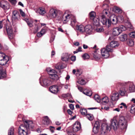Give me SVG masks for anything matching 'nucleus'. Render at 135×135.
<instances>
[{
	"label": "nucleus",
	"instance_id": "dca6fc26",
	"mask_svg": "<svg viewBox=\"0 0 135 135\" xmlns=\"http://www.w3.org/2000/svg\"><path fill=\"white\" fill-rule=\"evenodd\" d=\"M119 94L117 92L112 94L110 95L111 99L113 101H117L119 98Z\"/></svg>",
	"mask_w": 135,
	"mask_h": 135
},
{
	"label": "nucleus",
	"instance_id": "603ef678",
	"mask_svg": "<svg viewBox=\"0 0 135 135\" xmlns=\"http://www.w3.org/2000/svg\"><path fill=\"white\" fill-rule=\"evenodd\" d=\"M114 39V36H113L112 35H111V36H110L109 38L108 39V40L109 41H110L112 40H113Z\"/></svg>",
	"mask_w": 135,
	"mask_h": 135
},
{
	"label": "nucleus",
	"instance_id": "f704fd0d",
	"mask_svg": "<svg viewBox=\"0 0 135 135\" xmlns=\"http://www.w3.org/2000/svg\"><path fill=\"white\" fill-rule=\"evenodd\" d=\"M80 112L83 115H86L88 114L86 110L84 108L81 109L80 110Z\"/></svg>",
	"mask_w": 135,
	"mask_h": 135
},
{
	"label": "nucleus",
	"instance_id": "412c9836",
	"mask_svg": "<svg viewBox=\"0 0 135 135\" xmlns=\"http://www.w3.org/2000/svg\"><path fill=\"white\" fill-rule=\"evenodd\" d=\"M92 31V26L91 25H87L85 27L84 32H85L86 34H91Z\"/></svg>",
	"mask_w": 135,
	"mask_h": 135
},
{
	"label": "nucleus",
	"instance_id": "4d7b16f0",
	"mask_svg": "<svg viewBox=\"0 0 135 135\" xmlns=\"http://www.w3.org/2000/svg\"><path fill=\"white\" fill-rule=\"evenodd\" d=\"M3 20L0 21V29L2 28L3 27Z\"/></svg>",
	"mask_w": 135,
	"mask_h": 135
},
{
	"label": "nucleus",
	"instance_id": "09e8293b",
	"mask_svg": "<svg viewBox=\"0 0 135 135\" xmlns=\"http://www.w3.org/2000/svg\"><path fill=\"white\" fill-rule=\"evenodd\" d=\"M83 93L87 96H90L92 95L91 92L90 91L86 92H83Z\"/></svg>",
	"mask_w": 135,
	"mask_h": 135
},
{
	"label": "nucleus",
	"instance_id": "2f4dec72",
	"mask_svg": "<svg viewBox=\"0 0 135 135\" xmlns=\"http://www.w3.org/2000/svg\"><path fill=\"white\" fill-rule=\"evenodd\" d=\"M90 19L91 20H94L95 17L96 13L94 11H91L89 14Z\"/></svg>",
	"mask_w": 135,
	"mask_h": 135
},
{
	"label": "nucleus",
	"instance_id": "5fc2aeb1",
	"mask_svg": "<svg viewBox=\"0 0 135 135\" xmlns=\"http://www.w3.org/2000/svg\"><path fill=\"white\" fill-rule=\"evenodd\" d=\"M69 107L70 108V109L72 110H73L74 109V105L72 104H70L69 105Z\"/></svg>",
	"mask_w": 135,
	"mask_h": 135
},
{
	"label": "nucleus",
	"instance_id": "864d4df0",
	"mask_svg": "<svg viewBox=\"0 0 135 135\" xmlns=\"http://www.w3.org/2000/svg\"><path fill=\"white\" fill-rule=\"evenodd\" d=\"M20 12L22 16L23 17H24L25 16V13L23 12L21 9H20Z\"/></svg>",
	"mask_w": 135,
	"mask_h": 135
},
{
	"label": "nucleus",
	"instance_id": "2eb2a0df",
	"mask_svg": "<svg viewBox=\"0 0 135 135\" xmlns=\"http://www.w3.org/2000/svg\"><path fill=\"white\" fill-rule=\"evenodd\" d=\"M10 4L7 2L2 1L0 2V6L5 10H8L10 8Z\"/></svg>",
	"mask_w": 135,
	"mask_h": 135
},
{
	"label": "nucleus",
	"instance_id": "338daca9",
	"mask_svg": "<svg viewBox=\"0 0 135 135\" xmlns=\"http://www.w3.org/2000/svg\"><path fill=\"white\" fill-rule=\"evenodd\" d=\"M55 124L57 126H59L61 124V123H59V122L56 121L55 122Z\"/></svg>",
	"mask_w": 135,
	"mask_h": 135
},
{
	"label": "nucleus",
	"instance_id": "680f3d73",
	"mask_svg": "<svg viewBox=\"0 0 135 135\" xmlns=\"http://www.w3.org/2000/svg\"><path fill=\"white\" fill-rule=\"evenodd\" d=\"M67 112L70 115H71L72 113V111L69 109L67 110Z\"/></svg>",
	"mask_w": 135,
	"mask_h": 135
},
{
	"label": "nucleus",
	"instance_id": "39448f33",
	"mask_svg": "<svg viewBox=\"0 0 135 135\" xmlns=\"http://www.w3.org/2000/svg\"><path fill=\"white\" fill-rule=\"evenodd\" d=\"M48 15L50 18H54L61 17L62 15V13L60 11L52 8L50 10Z\"/></svg>",
	"mask_w": 135,
	"mask_h": 135
},
{
	"label": "nucleus",
	"instance_id": "bb28decb",
	"mask_svg": "<svg viewBox=\"0 0 135 135\" xmlns=\"http://www.w3.org/2000/svg\"><path fill=\"white\" fill-rule=\"evenodd\" d=\"M109 101L107 97H105L102 98L100 100V102L103 104L105 105Z\"/></svg>",
	"mask_w": 135,
	"mask_h": 135
},
{
	"label": "nucleus",
	"instance_id": "0eeeda50",
	"mask_svg": "<svg viewBox=\"0 0 135 135\" xmlns=\"http://www.w3.org/2000/svg\"><path fill=\"white\" fill-rule=\"evenodd\" d=\"M110 47L109 46H107L106 48H103L101 50V55L104 58H108L109 56V52H113V49L110 48Z\"/></svg>",
	"mask_w": 135,
	"mask_h": 135
},
{
	"label": "nucleus",
	"instance_id": "4468645a",
	"mask_svg": "<svg viewBox=\"0 0 135 135\" xmlns=\"http://www.w3.org/2000/svg\"><path fill=\"white\" fill-rule=\"evenodd\" d=\"M122 18L120 16L117 17L114 14L112 15L110 17L109 20L113 24H116L119 21V18Z\"/></svg>",
	"mask_w": 135,
	"mask_h": 135
},
{
	"label": "nucleus",
	"instance_id": "bf43d9fd",
	"mask_svg": "<svg viewBox=\"0 0 135 135\" xmlns=\"http://www.w3.org/2000/svg\"><path fill=\"white\" fill-rule=\"evenodd\" d=\"M71 60L72 61H75L76 60L75 56H72L71 57Z\"/></svg>",
	"mask_w": 135,
	"mask_h": 135
},
{
	"label": "nucleus",
	"instance_id": "f3484780",
	"mask_svg": "<svg viewBox=\"0 0 135 135\" xmlns=\"http://www.w3.org/2000/svg\"><path fill=\"white\" fill-rule=\"evenodd\" d=\"M100 126L99 123L98 121H96L95 122L94 126L93 128V132L95 133H96L98 132L99 128Z\"/></svg>",
	"mask_w": 135,
	"mask_h": 135
},
{
	"label": "nucleus",
	"instance_id": "3c124183",
	"mask_svg": "<svg viewBox=\"0 0 135 135\" xmlns=\"http://www.w3.org/2000/svg\"><path fill=\"white\" fill-rule=\"evenodd\" d=\"M12 5H15L17 2L16 0H8Z\"/></svg>",
	"mask_w": 135,
	"mask_h": 135
},
{
	"label": "nucleus",
	"instance_id": "9b49d317",
	"mask_svg": "<svg viewBox=\"0 0 135 135\" xmlns=\"http://www.w3.org/2000/svg\"><path fill=\"white\" fill-rule=\"evenodd\" d=\"M6 28L9 38L10 40L12 39L14 35L11 26L10 25L7 26Z\"/></svg>",
	"mask_w": 135,
	"mask_h": 135
},
{
	"label": "nucleus",
	"instance_id": "393cba45",
	"mask_svg": "<svg viewBox=\"0 0 135 135\" xmlns=\"http://www.w3.org/2000/svg\"><path fill=\"white\" fill-rule=\"evenodd\" d=\"M69 58V56L68 54H63L61 56V60H62L65 61H67Z\"/></svg>",
	"mask_w": 135,
	"mask_h": 135
},
{
	"label": "nucleus",
	"instance_id": "6e6d98bb",
	"mask_svg": "<svg viewBox=\"0 0 135 135\" xmlns=\"http://www.w3.org/2000/svg\"><path fill=\"white\" fill-rule=\"evenodd\" d=\"M42 35V34L40 32H38L37 34V36L38 37H40Z\"/></svg>",
	"mask_w": 135,
	"mask_h": 135
},
{
	"label": "nucleus",
	"instance_id": "e2e57ef3",
	"mask_svg": "<svg viewBox=\"0 0 135 135\" xmlns=\"http://www.w3.org/2000/svg\"><path fill=\"white\" fill-rule=\"evenodd\" d=\"M113 111H117L118 112H119L120 111V109L119 108H117L113 109Z\"/></svg>",
	"mask_w": 135,
	"mask_h": 135
},
{
	"label": "nucleus",
	"instance_id": "a18cd8bd",
	"mask_svg": "<svg viewBox=\"0 0 135 135\" xmlns=\"http://www.w3.org/2000/svg\"><path fill=\"white\" fill-rule=\"evenodd\" d=\"M96 30L98 32H101L104 31V29L103 27H101L97 28Z\"/></svg>",
	"mask_w": 135,
	"mask_h": 135
},
{
	"label": "nucleus",
	"instance_id": "f257e3e1",
	"mask_svg": "<svg viewBox=\"0 0 135 135\" xmlns=\"http://www.w3.org/2000/svg\"><path fill=\"white\" fill-rule=\"evenodd\" d=\"M127 125V119L122 116L120 115L117 120L114 118L111 120V127L114 130L119 127L121 129H126Z\"/></svg>",
	"mask_w": 135,
	"mask_h": 135
},
{
	"label": "nucleus",
	"instance_id": "58836bf2",
	"mask_svg": "<svg viewBox=\"0 0 135 135\" xmlns=\"http://www.w3.org/2000/svg\"><path fill=\"white\" fill-rule=\"evenodd\" d=\"M86 116L87 118L90 120H92L94 118L93 115L91 114H87Z\"/></svg>",
	"mask_w": 135,
	"mask_h": 135
},
{
	"label": "nucleus",
	"instance_id": "49530a36",
	"mask_svg": "<svg viewBox=\"0 0 135 135\" xmlns=\"http://www.w3.org/2000/svg\"><path fill=\"white\" fill-rule=\"evenodd\" d=\"M82 57L84 60L88 59L89 57V56L88 54H84L83 55Z\"/></svg>",
	"mask_w": 135,
	"mask_h": 135
},
{
	"label": "nucleus",
	"instance_id": "e433bc0d",
	"mask_svg": "<svg viewBox=\"0 0 135 135\" xmlns=\"http://www.w3.org/2000/svg\"><path fill=\"white\" fill-rule=\"evenodd\" d=\"M99 18V19L95 17L94 20H92L93 21V23L95 25H97L98 24L99 22V20H100V18Z\"/></svg>",
	"mask_w": 135,
	"mask_h": 135
},
{
	"label": "nucleus",
	"instance_id": "c9c22d12",
	"mask_svg": "<svg viewBox=\"0 0 135 135\" xmlns=\"http://www.w3.org/2000/svg\"><path fill=\"white\" fill-rule=\"evenodd\" d=\"M119 107L120 109H124L127 108V107L126 104L124 103H122L119 106Z\"/></svg>",
	"mask_w": 135,
	"mask_h": 135
},
{
	"label": "nucleus",
	"instance_id": "5701e85b",
	"mask_svg": "<svg viewBox=\"0 0 135 135\" xmlns=\"http://www.w3.org/2000/svg\"><path fill=\"white\" fill-rule=\"evenodd\" d=\"M109 46L110 47V48L112 49V48L118 47L119 46V44H118L117 41H113L110 42V44Z\"/></svg>",
	"mask_w": 135,
	"mask_h": 135
},
{
	"label": "nucleus",
	"instance_id": "774afa93",
	"mask_svg": "<svg viewBox=\"0 0 135 135\" xmlns=\"http://www.w3.org/2000/svg\"><path fill=\"white\" fill-rule=\"evenodd\" d=\"M18 5L22 6L23 7H24V5L22 3V2H19L18 3Z\"/></svg>",
	"mask_w": 135,
	"mask_h": 135
},
{
	"label": "nucleus",
	"instance_id": "6ab92c4d",
	"mask_svg": "<svg viewBox=\"0 0 135 135\" xmlns=\"http://www.w3.org/2000/svg\"><path fill=\"white\" fill-rule=\"evenodd\" d=\"M50 91L52 93L56 94L59 91L57 86L56 85H53L51 86L49 89Z\"/></svg>",
	"mask_w": 135,
	"mask_h": 135
},
{
	"label": "nucleus",
	"instance_id": "c85d7f7f",
	"mask_svg": "<svg viewBox=\"0 0 135 135\" xmlns=\"http://www.w3.org/2000/svg\"><path fill=\"white\" fill-rule=\"evenodd\" d=\"M37 12L41 15H43L46 13L45 9L42 7H40L37 10Z\"/></svg>",
	"mask_w": 135,
	"mask_h": 135
},
{
	"label": "nucleus",
	"instance_id": "c03bdc74",
	"mask_svg": "<svg viewBox=\"0 0 135 135\" xmlns=\"http://www.w3.org/2000/svg\"><path fill=\"white\" fill-rule=\"evenodd\" d=\"M131 112L132 113H135V105L133 104L132 105L131 108Z\"/></svg>",
	"mask_w": 135,
	"mask_h": 135
},
{
	"label": "nucleus",
	"instance_id": "9d476101",
	"mask_svg": "<svg viewBox=\"0 0 135 135\" xmlns=\"http://www.w3.org/2000/svg\"><path fill=\"white\" fill-rule=\"evenodd\" d=\"M117 88L119 89V93L122 96L124 95L126 90L125 88V86L123 85V83H118L117 85Z\"/></svg>",
	"mask_w": 135,
	"mask_h": 135
},
{
	"label": "nucleus",
	"instance_id": "20e7f679",
	"mask_svg": "<svg viewBox=\"0 0 135 135\" xmlns=\"http://www.w3.org/2000/svg\"><path fill=\"white\" fill-rule=\"evenodd\" d=\"M62 18L64 23H66L67 22L70 20L71 22V25L74 27L75 25L76 22L75 17L73 15L68 14L64 16V15Z\"/></svg>",
	"mask_w": 135,
	"mask_h": 135
},
{
	"label": "nucleus",
	"instance_id": "0e129e2a",
	"mask_svg": "<svg viewBox=\"0 0 135 135\" xmlns=\"http://www.w3.org/2000/svg\"><path fill=\"white\" fill-rule=\"evenodd\" d=\"M38 26H37L36 28V30H35L33 31L34 33H36L38 31Z\"/></svg>",
	"mask_w": 135,
	"mask_h": 135
},
{
	"label": "nucleus",
	"instance_id": "a878e982",
	"mask_svg": "<svg viewBox=\"0 0 135 135\" xmlns=\"http://www.w3.org/2000/svg\"><path fill=\"white\" fill-rule=\"evenodd\" d=\"M127 35L126 34H123L119 37V40L122 41H125L127 40Z\"/></svg>",
	"mask_w": 135,
	"mask_h": 135
},
{
	"label": "nucleus",
	"instance_id": "a211bd4d",
	"mask_svg": "<svg viewBox=\"0 0 135 135\" xmlns=\"http://www.w3.org/2000/svg\"><path fill=\"white\" fill-rule=\"evenodd\" d=\"M12 14V20H18L20 17V15L18 12L16 11H13Z\"/></svg>",
	"mask_w": 135,
	"mask_h": 135
},
{
	"label": "nucleus",
	"instance_id": "052dcab7",
	"mask_svg": "<svg viewBox=\"0 0 135 135\" xmlns=\"http://www.w3.org/2000/svg\"><path fill=\"white\" fill-rule=\"evenodd\" d=\"M40 32L43 35L45 33V30L44 29H41Z\"/></svg>",
	"mask_w": 135,
	"mask_h": 135
},
{
	"label": "nucleus",
	"instance_id": "13d9d810",
	"mask_svg": "<svg viewBox=\"0 0 135 135\" xmlns=\"http://www.w3.org/2000/svg\"><path fill=\"white\" fill-rule=\"evenodd\" d=\"M74 44L76 46H78L80 44L79 42H78L75 41L74 42Z\"/></svg>",
	"mask_w": 135,
	"mask_h": 135
},
{
	"label": "nucleus",
	"instance_id": "de8ad7c7",
	"mask_svg": "<svg viewBox=\"0 0 135 135\" xmlns=\"http://www.w3.org/2000/svg\"><path fill=\"white\" fill-rule=\"evenodd\" d=\"M129 36L132 38L135 37V32H132L129 33Z\"/></svg>",
	"mask_w": 135,
	"mask_h": 135
},
{
	"label": "nucleus",
	"instance_id": "4be33fe9",
	"mask_svg": "<svg viewBox=\"0 0 135 135\" xmlns=\"http://www.w3.org/2000/svg\"><path fill=\"white\" fill-rule=\"evenodd\" d=\"M6 76V74L5 71L3 70L2 67L0 65V78H3Z\"/></svg>",
	"mask_w": 135,
	"mask_h": 135
},
{
	"label": "nucleus",
	"instance_id": "37998d69",
	"mask_svg": "<svg viewBox=\"0 0 135 135\" xmlns=\"http://www.w3.org/2000/svg\"><path fill=\"white\" fill-rule=\"evenodd\" d=\"M78 83L82 85L85 84L86 83V81L83 79H82L81 80L78 81Z\"/></svg>",
	"mask_w": 135,
	"mask_h": 135
},
{
	"label": "nucleus",
	"instance_id": "473e14b6",
	"mask_svg": "<svg viewBox=\"0 0 135 135\" xmlns=\"http://www.w3.org/2000/svg\"><path fill=\"white\" fill-rule=\"evenodd\" d=\"M117 27L118 28L121 33L123 31H125L126 30V27L122 25H120Z\"/></svg>",
	"mask_w": 135,
	"mask_h": 135
},
{
	"label": "nucleus",
	"instance_id": "7c9ffc66",
	"mask_svg": "<svg viewBox=\"0 0 135 135\" xmlns=\"http://www.w3.org/2000/svg\"><path fill=\"white\" fill-rule=\"evenodd\" d=\"M44 124L47 125L50 123V120L47 116L44 117Z\"/></svg>",
	"mask_w": 135,
	"mask_h": 135
},
{
	"label": "nucleus",
	"instance_id": "8fccbe9b",
	"mask_svg": "<svg viewBox=\"0 0 135 135\" xmlns=\"http://www.w3.org/2000/svg\"><path fill=\"white\" fill-rule=\"evenodd\" d=\"M63 97H64L65 98H66L67 97H69L70 98H71V95L69 93H67V94H63L62 95Z\"/></svg>",
	"mask_w": 135,
	"mask_h": 135
},
{
	"label": "nucleus",
	"instance_id": "b1692460",
	"mask_svg": "<svg viewBox=\"0 0 135 135\" xmlns=\"http://www.w3.org/2000/svg\"><path fill=\"white\" fill-rule=\"evenodd\" d=\"M121 32L117 27L114 28L113 30V34L114 36H117Z\"/></svg>",
	"mask_w": 135,
	"mask_h": 135
},
{
	"label": "nucleus",
	"instance_id": "aec40b11",
	"mask_svg": "<svg viewBox=\"0 0 135 135\" xmlns=\"http://www.w3.org/2000/svg\"><path fill=\"white\" fill-rule=\"evenodd\" d=\"M81 125L79 123L76 122L73 126V130L74 132H76L79 130L80 128Z\"/></svg>",
	"mask_w": 135,
	"mask_h": 135
},
{
	"label": "nucleus",
	"instance_id": "69168bd1",
	"mask_svg": "<svg viewBox=\"0 0 135 135\" xmlns=\"http://www.w3.org/2000/svg\"><path fill=\"white\" fill-rule=\"evenodd\" d=\"M78 89L81 92H82L83 91V89L82 87L80 86L78 87Z\"/></svg>",
	"mask_w": 135,
	"mask_h": 135
},
{
	"label": "nucleus",
	"instance_id": "72a5a7b5",
	"mask_svg": "<svg viewBox=\"0 0 135 135\" xmlns=\"http://www.w3.org/2000/svg\"><path fill=\"white\" fill-rule=\"evenodd\" d=\"M14 129L13 127L10 128L8 131V135H14Z\"/></svg>",
	"mask_w": 135,
	"mask_h": 135
},
{
	"label": "nucleus",
	"instance_id": "ea45409f",
	"mask_svg": "<svg viewBox=\"0 0 135 135\" xmlns=\"http://www.w3.org/2000/svg\"><path fill=\"white\" fill-rule=\"evenodd\" d=\"M127 44L130 46H132L134 44L133 41L132 40H129L127 41Z\"/></svg>",
	"mask_w": 135,
	"mask_h": 135
},
{
	"label": "nucleus",
	"instance_id": "1a4fd4ad",
	"mask_svg": "<svg viewBox=\"0 0 135 135\" xmlns=\"http://www.w3.org/2000/svg\"><path fill=\"white\" fill-rule=\"evenodd\" d=\"M111 128H113L108 126L105 124H103L102 126L101 130L100 132V135H106L108 131H110Z\"/></svg>",
	"mask_w": 135,
	"mask_h": 135
},
{
	"label": "nucleus",
	"instance_id": "f8f14e48",
	"mask_svg": "<svg viewBox=\"0 0 135 135\" xmlns=\"http://www.w3.org/2000/svg\"><path fill=\"white\" fill-rule=\"evenodd\" d=\"M0 57V65H4L6 64L9 60L8 57L5 56L4 54H2Z\"/></svg>",
	"mask_w": 135,
	"mask_h": 135
},
{
	"label": "nucleus",
	"instance_id": "4c0bfd02",
	"mask_svg": "<svg viewBox=\"0 0 135 135\" xmlns=\"http://www.w3.org/2000/svg\"><path fill=\"white\" fill-rule=\"evenodd\" d=\"M94 99L98 103L100 102V99L99 95L96 94L95 95L94 97Z\"/></svg>",
	"mask_w": 135,
	"mask_h": 135
},
{
	"label": "nucleus",
	"instance_id": "79ce46f5",
	"mask_svg": "<svg viewBox=\"0 0 135 135\" xmlns=\"http://www.w3.org/2000/svg\"><path fill=\"white\" fill-rule=\"evenodd\" d=\"M66 67L65 65L64 66V65H59L56 66V68L58 69H60L64 68Z\"/></svg>",
	"mask_w": 135,
	"mask_h": 135
},
{
	"label": "nucleus",
	"instance_id": "6e6552de",
	"mask_svg": "<svg viewBox=\"0 0 135 135\" xmlns=\"http://www.w3.org/2000/svg\"><path fill=\"white\" fill-rule=\"evenodd\" d=\"M46 70L49 75L50 78L54 80H57L58 79L57 72L54 70L48 68H46Z\"/></svg>",
	"mask_w": 135,
	"mask_h": 135
},
{
	"label": "nucleus",
	"instance_id": "7ed1b4c3",
	"mask_svg": "<svg viewBox=\"0 0 135 135\" xmlns=\"http://www.w3.org/2000/svg\"><path fill=\"white\" fill-rule=\"evenodd\" d=\"M109 12L108 10L106 9H104L101 14H100L99 17L100 18V21L103 25L106 27H109L111 25V22L109 19H107L105 17V16H108Z\"/></svg>",
	"mask_w": 135,
	"mask_h": 135
},
{
	"label": "nucleus",
	"instance_id": "cd10ccee",
	"mask_svg": "<svg viewBox=\"0 0 135 135\" xmlns=\"http://www.w3.org/2000/svg\"><path fill=\"white\" fill-rule=\"evenodd\" d=\"M76 29L81 32H84L85 27L82 25L76 26Z\"/></svg>",
	"mask_w": 135,
	"mask_h": 135
},
{
	"label": "nucleus",
	"instance_id": "a19ab883",
	"mask_svg": "<svg viewBox=\"0 0 135 135\" xmlns=\"http://www.w3.org/2000/svg\"><path fill=\"white\" fill-rule=\"evenodd\" d=\"M114 9L115 11L117 13H120L122 12V11L119 8L115 6L114 7Z\"/></svg>",
	"mask_w": 135,
	"mask_h": 135
},
{
	"label": "nucleus",
	"instance_id": "f03ea898",
	"mask_svg": "<svg viewBox=\"0 0 135 135\" xmlns=\"http://www.w3.org/2000/svg\"><path fill=\"white\" fill-rule=\"evenodd\" d=\"M24 125H21L18 129L19 135H27L30 129H33L35 124L32 121L28 120H23Z\"/></svg>",
	"mask_w": 135,
	"mask_h": 135
},
{
	"label": "nucleus",
	"instance_id": "c756f323",
	"mask_svg": "<svg viewBox=\"0 0 135 135\" xmlns=\"http://www.w3.org/2000/svg\"><path fill=\"white\" fill-rule=\"evenodd\" d=\"M25 21L27 23L28 25L30 27H31L32 26V23L33 22L31 20L28 19H25Z\"/></svg>",
	"mask_w": 135,
	"mask_h": 135
},
{
	"label": "nucleus",
	"instance_id": "423d86ee",
	"mask_svg": "<svg viewBox=\"0 0 135 135\" xmlns=\"http://www.w3.org/2000/svg\"><path fill=\"white\" fill-rule=\"evenodd\" d=\"M40 83L42 86H45L50 85L52 82L50 78L42 76L40 79Z\"/></svg>",
	"mask_w": 135,
	"mask_h": 135
},
{
	"label": "nucleus",
	"instance_id": "ddd939ff",
	"mask_svg": "<svg viewBox=\"0 0 135 135\" xmlns=\"http://www.w3.org/2000/svg\"><path fill=\"white\" fill-rule=\"evenodd\" d=\"M125 86H128L129 90L130 92H134L135 90V86L133 83L132 82H127L123 83Z\"/></svg>",
	"mask_w": 135,
	"mask_h": 135
}]
</instances>
